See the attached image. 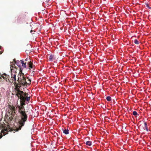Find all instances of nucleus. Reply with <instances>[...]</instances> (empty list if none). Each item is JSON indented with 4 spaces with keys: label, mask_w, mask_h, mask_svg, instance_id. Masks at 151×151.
<instances>
[{
    "label": "nucleus",
    "mask_w": 151,
    "mask_h": 151,
    "mask_svg": "<svg viewBox=\"0 0 151 151\" xmlns=\"http://www.w3.org/2000/svg\"><path fill=\"white\" fill-rule=\"evenodd\" d=\"M33 63H32L31 61H29L27 63V66L28 68H27V69L28 71H29L30 70L31 68H33Z\"/></svg>",
    "instance_id": "obj_6"
},
{
    "label": "nucleus",
    "mask_w": 151,
    "mask_h": 151,
    "mask_svg": "<svg viewBox=\"0 0 151 151\" xmlns=\"http://www.w3.org/2000/svg\"><path fill=\"white\" fill-rule=\"evenodd\" d=\"M149 9H151V7H150L149 8Z\"/></svg>",
    "instance_id": "obj_24"
},
{
    "label": "nucleus",
    "mask_w": 151,
    "mask_h": 151,
    "mask_svg": "<svg viewBox=\"0 0 151 151\" xmlns=\"http://www.w3.org/2000/svg\"><path fill=\"white\" fill-rule=\"evenodd\" d=\"M19 73H21V74L20 77H19L18 78L17 81H18L19 83L22 85L26 84L27 83L26 79L24 74L22 73V71L19 72Z\"/></svg>",
    "instance_id": "obj_3"
},
{
    "label": "nucleus",
    "mask_w": 151,
    "mask_h": 151,
    "mask_svg": "<svg viewBox=\"0 0 151 151\" xmlns=\"http://www.w3.org/2000/svg\"><path fill=\"white\" fill-rule=\"evenodd\" d=\"M4 75H6L5 73H4Z\"/></svg>",
    "instance_id": "obj_25"
},
{
    "label": "nucleus",
    "mask_w": 151,
    "mask_h": 151,
    "mask_svg": "<svg viewBox=\"0 0 151 151\" xmlns=\"http://www.w3.org/2000/svg\"><path fill=\"white\" fill-rule=\"evenodd\" d=\"M132 114L134 116H137V115H139V114L137 113V112L135 111H133Z\"/></svg>",
    "instance_id": "obj_13"
},
{
    "label": "nucleus",
    "mask_w": 151,
    "mask_h": 151,
    "mask_svg": "<svg viewBox=\"0 0 151 151\" xmlns=\"http://www.w3.org/2000/svg\"><path fill=\"white\" fill-rule=\"evenodd\" d=\"M145 127V129H144V130L146 129L147 132H148V129L147 127Z\"/></svg>",
    "instance_id": "obj_17"
},
{
    "label": "nucleus",
    "mask_w": 151,
    "mask_h": 151,
    "mask_svg": "<svg viewBox=\"0 0 151 151\" xmlns=\"http://www.w3.org/2000/svg\"><path fill=\"white\" fill-rule=\"evenodd\" d=\"M18 111L21 115V120L19 122V126L16 129V131L21 130V128L24 124L25 122L27 120V116L25 111L24 107L23 106H18Z\"/></svg>",
    "instance_id": "obj_1"
},
{
    "label": "nucleus",
    "mask_w": 151,
    "mask_h": 151,
    "mask_svg": "<svg viewBox=\"0 0 151 151\" xmlns=\"http://www.w3.org/2000/svg\"><path fill=\"white\" fill-rule=\"evenodd\" d=\"M144 124L145 127H147V122H145Z\"/></svg>",
    "instance_id": "obj_16"
},
{
    "label": "nucleus",
    "mask_w": 151,
    "mask_h": 151,
    "mask_svg": "<svg viewBox=\"0 0 151 151\" xmlns=\"http://www.w3.org/2000/svg\"><path fill=\"white\" fill-rule=\"evenodd\" d=\"M63 132L65 134H68L69 133V130L68 129H62Z\"/></svg>",
    "instance_id": "obj_9"
},
{
    "label": "nucleus",
    "mask_w": 151,
    "mask_h": 151,
    "mask_svg": "<svg viewBox=\"0 0 151 151\" xmlns=\"http://www.w3.org/2000/svg\"><path fill=\"white\" fill-rule=\"evenodd\" d=\"M20 61H21V63L22 64V66L24 68H26L27 66L26 65V63H24V61L22 60H21Z\"/></svg>",
    "instance_id": "obj_8"
},
{
    "label": "nucleus",
    "mask_w": 151,
    "mask_h": 151,
    "mask_svg": "<svg viewBox=\"0 0 151 151\" xmlns=\"http://www.w3.org/2000/svg\"><path fill=\"white\" fill-rule=\"evenodd\" d=\"M33 32V31L32 30H31V31H30V33H31V34H33L32 32Z\"/></svg>",
    "instance_id": "obj_21"
},
{
    "label": "nucleus",
    "mask_w": 151,
    "mask_h": 151,
    "mask_svg": "<svg viewBox=\"0 0 151 151\" xmlns=\"http://www.w3.org/2000/svg\"><path fill=\"white\" fill-rule=\"evenodd\" d=\"M10 64H11V65H12V64H13V63L12 62H10Z\"/></svg>",
    "instance_id": "obj_22"
},
{
    "label": "nucleus",
    "mask_w": 151,
    "mask_h": 151,
    "mask_svg": "<svg viewBox=\"0 0 151 151\" xmlns=\"http://www.w3.org/2000/svg\"><path fill=\"white\" fill-rule=\"evenodd\" d=\"M2 135L1 134H0V139L2 137Z\"/></svg>",
    "instance_id": "obj_18"
},
{
    "label": "nucleus",
    "mask_w": 151,
    "mask_h": 151,
    "mask_svg": "<svg viewBox=\"0 0 151 151\" xmlns=\"http://www.w3.org/2000/svg\"><path fill=\"white\" fill-rule=\"evenodd\" d=\"M18 97L20 99L21 103L23 105H25L29 102L30 97H25L24 93L22 91H20L18 93Z\"/></svg>",
    "instance_id": "obj_2"
},
{
    "label": "nucleus",
    "mask_w": 151,
    "mask_h": 151,
    "mask_svg": "<svg viewBox=\"0 0 151 151\" xmlns=\"http://www.w3.org/2000/svg\"><path fill=\"white\" fill-rule=\"evenodd\" d=\"M106 99L108 101H110L111 100V98L110 96H108L106 97Z\"/></svg>",
    "instance_id": "obj_12"
},
{
    "label": "nucleus",
    "mask_w": 151,
    "mask_h": 151,
    "mask_svg": "<svg viewBox=\"0 0 151 151\" xmlns=\"http://www.w3.org/2000/svg\"><path fill=\"white\" fill-rule=\"evenodd\" d=\"M56 60V57L54 55L51 54L49 57V60L50 61H52L53 60Z\"/></svg>",
    "instance_id": "obj_7"
},
{
    "label": "nucleus",
    "mask_w": 151,
    "mask_h": 151,
    "mask_svg": "<svg viewBox=\"0 0 151 151\" xmlns=\"http://www.w3.org/2000/svg\"><path fill=\"white\" fill-rule=\"evenodd\" d=\"M16 68V67L15 65L14 66H11L10 67L11 70H12V73H11V78H12V80L13 81H16V76L15 73H17V72L16 71L14 70V69H13L12 68Z\"/></svg>",
    "instance_id": "obj_4"
},
{
    "label": "nucleus",
    "mask_w": 151,
    "mask_h": 151,
    "mask_svg": "<svg viewBox=\"0 0 151 151\" xmlns=\"http://www.w3.org/2000/svg\"><path fill=\"white\" fill-rule=\"evenodd\" d=\"M1 46H0V49L1 48ZM2 52L0 51V54H2Z\"/></svg>",
    "instance_id": "obj_19"
},
{
    "label": "nucleus",
    "mask_w": 151,
    "mask_h": 151,
    "mask_svg": "<svg viewBox=\"0 0 151 151\" xmlns=\"http://www.w3.org/2000/svg\"><path fill=\"white\" fill-rule=\"evenodd\" d=\"M24 61H27V58H26L25 59V60H24Z\"/></svg>",
    "instance_id": "obj_20"
},
{
    "label": "nucleus",
    "mask_w": 151,
    "mask_h": 151,
    "mask_svg": "<svg viewBox=\"0 0 151 151\" xmlns=\"http://www.w3.org/2000/svg\"><path fill=\"white\" fill-rule=\"evenodd\" d=\"M134 43L138 45L139 44V42L137 39H135L134 40Z\"/></svg>",
    "instance_id": "obj_14"
},
{
    "label": "nucleus",
    "mask_w": 151,
    "mask_h": 151,
    "mask_svg": "<svg viewBox=\"0 0 151 151\" xmlns=\"http://www.w3.org/2000/svg\"><path fill=\"white\" fill-rule=\"evenodd\" d=\"M16 115H15V113L14 112V113L11 114V117L12 119H11V120H15L16 119Z\"/></svg>",
    "instance_id": "obj_10"
},
{
    "label": "nucleus",
    "mask_w": 151,
    "mask_h": 151,
    "mask_svg": "<svg viewBox=\"0 0 151 151\" xmlns=\"http://www.w3.org/2000/svg\"><path fill=\"white\" fill-rule=\"evenodd\" d=\"M55 88H57V86H55Z\"/></svg>",
    "instance_id": "obj_23"
},
{
    "label": "nucleus",
    "mask_w": 151,
    "mask_h": 151,
    "mask_svg": "<svg viewBox=\"0 0 151 151\" xmlns=\"http://www.w3.org/2000/svg\"><path fill=\"white\" fill-rule=\"evenodd\" d=\"M13 60L14 61V62H15V63L17 66H18L20 68V72H22V70L23 69V68H22L21 66V62L20 63V62H21V61H19V60H17L16 61V60H15V59H14Z\"/></svg>",
    "instance_id": "obj_5"
},
{
    "label": "nucleus",
    "mask_w": 151,
    "mask_h": 151,
    "mask_svg": "<svg viewBox=\"0 0 151 151\" xmlns=\"http://www.w3.org/2000/svg\"><path fill=\"white\" fill-rule=\"evenodd\" d=\"M86 144L87 145L91 146L92 145V142L90 141H88L86 142Z\"/></svg>",
    "instance_id": "obj_11"
},
{
    "label": "nucleus",
    "mask_w": 151,
    "mask_h": 151,
    "mask_svg": "<svg viewBox=\"0 0 151 151\" xmlns=\"http://www.w3.org/2000/svg\"><path fill=\"white\" fill-rule=\"evenodd\" d=\"M145 5L146 6V7H147L148 9H149L150 7L149 6V5L148 3H146Z\"/></svg>",
    "instance_id": "obj_15"
}]
</instances>
